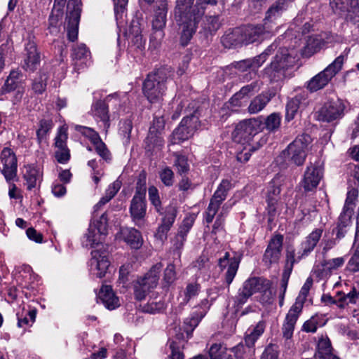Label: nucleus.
I'll list each match as a JSON object with an SVG mask.
<instances>
[{"label":"nucleus","mask_w":359,"mask_h":359,"mask_svg":"<svg viewBox=\"0 0 359 359\" xmlns=\"http://www.w3.org/2000/svg\"><path fill=\"white\" fill-rule=\"evenodd\" d=\"M149 199L151 204L154 206L156 210L161 213V202L158 195V191L156 187L151 186L149 187Z\"/></svg>","instance_id":"59"},{"label":"nucleus","mask_w":359,"mask_h":359,"mask_svg":"<svg viewBox=\"0 0 359 359\" xmlns=\"http://www.w3.org/2000/svg\"><path fill=\"white\" fill-rule=\"evenodd\" d=\"M147 211V203L145 196L134 195L130 205V213L133 221L139 227L144 224V217Z\"/></svg>","instance_id":"24"},{"label":"nucleus","mask_w":359,"mask_h":359,"mask_svg":"<svg viewBox=\"0 0 359 359\" xmlns=\"http://www.w3.org/2000/svg\"><path fill=\"white\" fill-rule=\"evenodd\" d=\"M161 264L154 266L143 277L134 284V295L137 300L144 299L151 290L155 288L159 280Z\"/></svg>","instance_id":"6"},{"label":"nucleus","mask_w":359,"mask_h":359,"mask_svg":"<svg viewBox=\"0 0 359 359\" xmlns=\"http://www.w3.org/2000/svg\"><path fill=\"white\" fill-rule=\"evenodd\" d=\"M264 323L259 322L252 330H249V333H247L245 337V345L248 347H252L256 341L264 333Z\"/></svg>","instance_id":"45"},{"label":"nucleus","mask_w":359,"mask_h":359,"mask_svg":"<svg viewBox=\"0 0 359 359\" xmlns=\"http://www.w3.org/2000/svg\"><path fill=\"white\" fill-rule=\"evenodd\" d=\"M172 75V69L169 66L161 67L147 75L143 83V93L150 102H156L165 95Z\"/></svg>","instance_id":"1"},{"label":"nucleus","mask_w":359,"mask_h":359,"mask_svg":"<svg viewBox=\"0 0 359 359\" xmlns=\"http://www.w3.org/2000/svg\"><path fill=\"white\" fill-rule=\"evenodd\" d=\"M53 127V122L51 120L42 119L39 122V127L36 131V136L39 142L46 138L47 134Z\"/></svg>","instance_id":"53"},{"label":"nucleus","mask_w":359,"mask_h":359,"mask_svg":"<svg viewBox=\"0 0 359 359\" xmlns=\"http://www.w3.org/2000/svg\"><path fill=\"white\" fill-rule=\"evenodd\" d=\"M353 208L351 207L344 206L341 213L339 217L337 224V237L341 238L344 236V228L346 227L351 223Z\"/></svg>","instance_id":"39"},{"label":"nucleus","mask_w":359,"mask_h":359,"mask_svg":"<svg viewBox=\"0 0 359 359\" xmlns=\"http://www.w3.org/2000/svg\"><path fill=\"white\" fill-rule=\"evenodd\" d=\"M202 318L203 317L198 314V311H195L190 318L184 320L183 329L188 337L191 335L193 331L198 326Z\"/></svg>","instance_id":"50"},{"label":"nucleus","mask_w":359,"mask_h":359,"mask_svg":"<svg viewBox=\"0 0 359 359\" xmlns=\"http://www.w3.org/2000/svg\"><path fill=\"white\" fill-rule=\"evenodd\" d=\"M125 241L130 245L132 248L139 249L142 245V238L139 231L134 228L127 229L123 232Z\"/></svg>","instance_id":"40"},{"label":"nucleus","mask_w":359,"mask_h":359,"mask_svg":"<svg viewBox=\"0 0 359 359\" xmlns=\"http://www.w3.org/2000/svg\"><path fill=\"white\" fill-rule=\"evenodd\" d=\"M241 258L237 256L229 257V253L226 252L224 256L219 259L218 266L221 270L227 268L225 273V283L229 286L233 281L238 271Z\"/></svg>","instance_id":"27"},{"label":"nucleus","mask_w":359,"mask_h":359,"mask_svg":"<svg viewBox=\"0 0 359 359\" xmlns=\"http://www.w3.org/2000/svg\"><path fill=\"white\" fill-rule=\"evenodd\" d=\"M309 103V93L306 91H301L290 99L286 104V120H292L298 111L306 107Z\"/></svg>","instance_id":"25"},{"label":"nucleus","mask_w":359,"mask_h":359,"mask_svg":"<svg viewBox=\"0 0 359 359\" xmlns=\"http://www.w3.org/2000/svg\"><path fill=\"white\" fill-rule=\"evenodd\" d=\"M48 74L44 72H40L32 83L33 90L38 94H42L46 88Z\"/></svg>","instance_id":"51"},{"label":"nucleus","mask_w":359,"mask_h":359,"mask_svg":"<svg viewBox=\"0 0 359 359\" xmlns=\"http://www.w3.org/2000/svg\"><path fill=\"white\" fill-rule=\"evenodd\" d=\"M323 232L322 229L317 228L306 237L305 240L301 243L300 249L298 251L300 258L307 257L313 250L319 242Z\"/></svg>","instance_id":"29"},{"label":"nucleus","mask_w":359,"mask_h":359,"mask_svg":"<svg viewBox=\"0 0 359 359\" xmlns=\"http://www.w3.org/2000/svg\"><path fill=\"white\" fill-rule=\"evenodd\" d=\"M231 187V182L228 180H223L213 196L210 198L209 205L205 212V220L208 224L211 223L218 210L227 196V193Z\"/></svg>","instance_id":"11"},{"label":"nucleus","mask_w":359,"mask_h":359,"mask_svg":"<svg viewBox=\"0 0 359 359\" xmlns=\"http://www.w3.org/2000/svg\"><path fill=\"white\" fill-rule=\"evenodd\" d=\"M200 126L198 117L194 114L184 117L180 126L172 133L174 144L185 141L192 137Z\"/></svg>","instance_id":"12"},{"label":"nucleus","mask_w":359,"mask_h":359,"mask_svg":"<svg viewBox=\"0 0 359 359\" xmlns=\"http://www.w3.org/2000/svg\"><path fill=\"white\" fill-rule=\"evenodd\" d=\"M280 193V187L278 185H275L274 182H272L269 187L266 196V210L269 215V220L272 219V217L276 214V205L279 198Z\"/></svg>","instance_id":"34"},{"label":"nucleus","mask_w":359,"mask_h":359,"mask_svg":"<svg viewBox=\"0 0 359 359\" xmlns=\"http://www.w3.org/2000/svg\"><path fill=\"white\" fill-rule=\"evenodd\" d=\"M177 216V210L173 206L166 208L165 215L162 219L161 225L158 227L155 233L156 239L163 242L167 239L168 232L175 222Z\"/></svg>","instance_id":"28"},{"label":"nucleus","mask_w":359,"mask_h":359,"mask_svg":"<svg viewBox=\"0 0 359 359\" xmlns=\"http://www.w3.org/2000/svg\"><path fill=\"white\" fill-rule=\"evenodd\" d=\"M23 179L25 181V184L29 191L36 187L37 184L41 181V174L39 170L34 165H27L25 166Z\"/></svg>","instance_id":"33"},{"label":"nucleus","mask_w":359,"mask_h":359,"mask_svg":"<svg viewBox=\"0 0 359 359\" xmlns=\"http://www.w3.org/2000/svg\"><path fill=\"white\" fill-rule=\"evenodd\" d=\"M62 14L57 13L54 15L52 12V14L50 15L48 21H49V27L48 29L51 34L56 35L60 32V18H62Z\"/></svg>","instance_id":"60"},{"label":"nucleus","mask_w":359,"mask_h":359,"mask_svg":"<svg viewBox=\"0 0 359 359\" xmlns=\"http://www.w3.org/2000/svg\"><path fill=\"white\" fill-rule=\"evenodd\" d=\"M249 60L252 63V70L243 75L241 78L243 82H248L250 80L255 79L257 75V69L266 60V59L264 57V55L262 54L253 58H249Z\"/></svg>","instance_id":"41"},{"label":"nucleus","mask_w":359,"mask_h":359,"mask_svg":"<svg viewBox=\"0 0 359 359\" xmlns=\"http://www.w3.org/2000/svg\"><path fill=\"white\" fill-rule=\"evenodd\" d=\"M292 57L288 49L281 48L270 65L264 69V75L269 78L271 81L277 80L280 72L292 66Z\"/></svg>","instance_id":"9"},{"label":"nucleus","mask_w":359,"mask_h":359,"mask_svg":"<svg viewBox=\"0 0 359 359\" xmlns=\"http://www.w3.org/2000/svg\"><path fill=\"white\" fill-rule=\"evenodd\" d=\"M174 156H175L174 165L177 168V172L180 175L187 172L189 170L187 158L178 154H175Z\"/></svg>","instance_id":"62"},{"label":"nucleus","mask_w":359,"mask_h":359,"mask_svg":"<svg viewBox=\"0 0 359 359\" xmlns=\"http://www.w3.org/2000/svg\"><path fill=\"white\" fill-rule=\"evenodd\" d=\"M159 177L166 187H171L174 184V172L169 167H165L159 172Z\"/></svg>","instance_id":"57"},{"label":"nucleus","mask_w":359,"mask_h":359,"mask_svg":"<svg viewBox=\"0 0 359 359\" xmlns=\"http://www.w3.org/2000/svg\"><path fill=\"white\" fill-rule=\"evenodd\" d=\"M224 47L226 48H236L245 45L242 29L240 27L233 29L232 31L226 32L221 39Z\"/></svg>","instance_id":"32"},{"label":"nucleus","mask_w":359,"mask_h":359,"mask_svg":"<svg viewBox=\"0 0 359 359\" xmlns=\"http://www.w3.org/2000/svg\"><path fill=\"white\" fill-rule=\"evenodd\" d=\"M99 299L104 306L113 310L120 306L118 298L114 293L112 288L109 285H103L99 293Z\"/></svg>","instance_id":"35"},{"label":"nucleus","mask_w":359,"mask_h":359,"mask_svg":"<svg viewBox=\"0 0 359 359\" xmlns=\"http://www.w3.org/2000/svg\"><path fill=\"white\" fill-rule=\"evenodd\" d=\"M311 141V138L307 134L297 136L283 151L285 160L298 166L303 165Z\"/></svg>","instance_id":"5"},{"label":"nucleus","mask_w":359,"mask_h":359,"mask_svg":"<svg viewBox=\"0 0 359 359\" xmlns=\"http://www.w3.org/2000/svg\"><path fill=\"white\" fill-rule=\"evenodd\" d=\"M302 258L299 257V254L297 253V257H295V253L294 250H287L286 252V262L285 265V269L283 271L292 273L294 263L299 262Z\"/></svg>","instance_id":"55"},{"label":"nucleus","mask_w":359,"mask_h":359,"mask_svg":"<svg viewBox=\"0 0 359 359\" xmlns=\"http://www.w3.org/2000/svg\"><path fill=\"white\" fill-rule=\"evenodd\" d=\"M262 117L251 118L240 121L232 133L234 142L245 144L258 133L263 130Z\"/></svg>","instance_id":"4"},{"label":"nucleus","mask_w":359,"mask_h":359,"mask_svg":"<svg viewBox=\"0 0 359 359\" xmlns=\"http://www.w3.org/2000/svg\"><path fill=\"white\" fill-rule=\"evenodd\" d=\"M2 165L1 173L7 182L13 180L17 176L18 160L15 152L9 147H4L0 155Z\"/></svg>","instance_id":"14"},{"label":"nucleus","mask_w":359,"mask_h":359,"mask_svg":"<svg viewBox=\"0 0 359 359\" xmlns=\"http://www.w3.org/2000/svg\"><path fill=\"white\" fill-rule=\"evenodd\" d=\"M112 98H117V95H109L104 100H97L92 105V114L97 122H102L106 130L109 128V114L108 110L107 102H110Z\"/></svg>","instance_id":"23"},{"label":"nucleus","mask_w":359,"mask_h":359,"mask_svg":"<svg viewBox=\"0 0 359 359\" xmlns=\"http://www.w3.org/2000/svg\"><path fill=\"white\" fill-rule=\"evenodd\" d=\"M250 297L249 294L246 293L241 287L238 290V294L233 298V307L235 308V313L238 311V309L246 303L248 299Z\"/></svg>","instance_id":"63"},{"label":"nucleus","mask_w":359,"mask_h":359,"mask_svg":"<svg viewBox=\"0 0 359 359\" xmlns=\"http://www.w3.org/2000/svg\"><path fill=\"white\" fill-rule=\"evenodd\" d=\"M168 8L165 4H161L156 9L152 27L156 30H161L165 27Z\"/></svg>","instance_id":"38"},{"label":"nucleus","mask_w":359,"mask_h":359,"mask_svg":"<svg viewBox=\"0 0 359 359\" xmlns=\"http://www.w3.org/2000/svg\"><path fill=\"white\" fill-rule=\"evenodd\" d=\"M294 0H277L275 1L266 12L264 19L265 24L270 27L274 31L276 25V20L281 16L282 13L286 11Z\"/></svg>","instance_id":"18"},{"label":"nucleus","mask_w":359,"mask_h":359,"mask_svg":"<svg viewBox=\"0 0 359 359\" xmlns=\"http://www.w3.org/2000/svg\"><path fill=\"white\" fill-rule=\"evenodd\" d=\"M74 6L73 11L69 12L68 15V23L67 27V36L69 41H74L78 36V27L80 20L81 8L77 0H69L67 8Z\"/></svg>","instance_id":"26"},{"label":"nucleus","mask_w":359,"mask_h":359,"mask_svg":"<svg viewBox=\"0 0 359 359\" xmlns=\"http://www.w3.org/2000/svg\"><path fill=\"white\" fill-rule=\"evenodd\" d=\"M323 178V170L320 166L311 163L304 173L301 185L305 191L315 190Z\"/></svg>","instance_id":"19"},{"label":"nucleus","mask_w":359,"mask_h":359,"mask_svg":"<svg viewBox=\"0 0 359 359\" xmlns=\"http://www.w3.org/2000/svg\"><path fill=\"white\" fill-rule=\"evenodd\" d=\"M302 311V302H295L287 313L282 326V334L285 339H290L293 336L295 324Z\"/></svg>","instance_id":"17"},{"label":"nucleus","mask_w":359,"mask_h":359,"mask_svg":"<svg viewBox=\"0 0 359 359\" xmlns=\"http://www.w3.org/2000/svg\"><path fill=\"white\" fill-rule=\"evenodd\" d=\"M217 4V0H196V4L191 5L186 23L182 24L180 27L183 45H186L196 33L198 24L204 15L207 6Z\"/></svg>","instance_id":"2"},{"label":"nucleus","mask_w":359,"mask_h":359,"mask_svg":"<svg viewBox=\"0 0 359 359\" xmlns=\"http://www.w3.org/2000/svg\"><path fill=\"white\" fill-rule=\"evenodd\" d=\"M165 309L164 302L159 300L148 302L143 307V311L151 314H155L163 311Z\"/></svg>","instance_id":"56"},{"label":"nucleus","mask_w":359,"mask_h":359,"mask_svg":"<svg viewBox=\"0 0 359 359\" xmlns=\"http://www.w3.org/2000/svg\"><path fill=\"white\" fill-rule=\"evenodd\" d=\"M280 122V115L278 113H273L268 116L263 122V130L265 128L270 133H274L279 129Z\"/></svg>","instance_id":"47"},{"label":"nucleus","mask_w":359,"mask_h":359,"mask_svg":"<svg viewBox=\"0 0 359 359\" xmlns=\"http://www.w3.org/2000/svg\"><path fill=\"white\" fill-rule=\"evenodd\" d=\"M345 56L340 55L325 69L312 77L306 83V88L311 93L316 92L325 87L332 79L342 69Z\"/></svg>","instance_id":"3"},{"label":"nucleus","mask_w":359,"mask_h":359,"mask_svg":"<svg viewBox=\"0 0 359 359\" xmlns=\"http://www.w3.org/2000/svg\"><path fill=\"white\" fill-rule=\"evenodd\" d=\"M219 27L220 22L219 21L218 15L205 16L201 24V27L205 34H212L218 30Z\"/></svg>","instance_id":"46"},{"label":"nucleus","mask_w":359,"mask_h":359,"mask_svg":"<svg viewBox=\"0 0 359 359\" xmlns=\"http://www.w3.org/2000/svg\"><path fill=\"white\" fill-rule=\"evenodd\" d=\"M346 105L342 100L331 99L325 102L318 111L317 118L323 122H332L341 119L344 116Z\"/></svg>","instance_id":"10"},{"label":"nucleus","mask_w":359,"mask_h":359,"mask_svg":"<svg viewBox=\"0 0 359 359\" xmlns=\"http://www.w3.org/2000/svg\"><path fill=\"white\" fill-rule=\"evenodd\" d=\"M200 285L196 283H189L184 290L185 297L181 304L185 305L192 297H196L200 290Z\"/></svg>","instance_id":"58"},{"label":"nucleus","mask_w":359,"mask_h":359,"mask_svg":"<svg viewBox=\"0 0 359 359\" xmlns=\"http://www.w3.org/2000/svg\"><path fill=\"white\" fill-rule=\"evenodd\" d=\"M209 355L210 359H232L226 353V348L221 344H213L210 348Z\"/></svg>","instance_id":"49"},{"label":"nucleus","mask_w":359,"mask_h":359,"mask_svg":"<svg viewBox=\"0 0 359 359\" xmlns=\"http://www.w3.org/2000/svg\"><path fill=\"white\" fill-rule=\"evenodd\" d=\"M337 297H340L341 302H345L348 305L355 304L359 302V291H358L355 287H353L351 290L345 294L343 292H338L337 293Z\"/></svg>","instance_id":"52"},{"label":"nucleus","mask_w":359,"mask_h":359,"mask_svg":"<svg viewBox=\"0 0 359 359\" xmlns=\"http://www.w3.org/2000/svg\"><path fill=\"white\" fill-rule=\"evenodd\" d=\"M334 355L332 353L331 342L328 338H322L318 341L317 351L315 353L316 359H323Z\"/></svg>","instance_id":"43"},{"label":"nucleus","mask_w":359,"mask_h":359,"mask_svg":"<svg viewBox=\"0 0 359 359\" xmlns=\"http://www.w3.org/2000/svg\"><path fill=\"white\" fill-rule=\"evenodd\" d=\"M90 266L92 271H96L95 275L98 278L105 276L107 271L110 266V261L108 258V253L105 251L95 250L91 252Z\"/></svg>","instance_id":"22"},{"label":"nucleus","mask_w":359,"mask_h":359,"mask_svg":"<svg viewBox=\"0 0 359 359\" xmlns=\"http://www.w3.org/2000/svg\"><path fill=\"white\" fill-rule=\"evenodd\" d=\"M22 74L18 70H13L5 81L1 90L3 93H10L18 87Z\"/></svg>","instance_id":"44"},{"label":"nucleus","mask_w":359,"mask_h":359,"mask_svg":"<svg viewBox=\"0 0 359 359\" xmlns=\"http://www.w3.org/2000/svg\"><path fill=\"white\" fill-rule=\"evenodd\" d=\"M242 35L245 45L252 43L262 40L266 34H272L273 31L265 24L248 25L242 27Z\"/></svg>","instance_id":"16"},{"label":"nucleus","mask_w":359,"mask_h":359,"mask_svg":"<svg viewBox=\"0 0 359 359\" xmlns=\"http://www.w3.org/2000/svg\"><path fill=\"white\" fill-rule=\"evenodd\" d=\"M194 0H176V5L174 10V18L180 27L182 24H185L187 20L189 11L191 8Z\"/></svg>","instance_id":"31"},{"label":"nucleus","mask_w":359,"mask_h":359,"mask_svg":"<svg viewBox=\"0 0 359 359\" xmlns=\"http://www.w3.org/2000/svg\"><path fill=\"white\" fill-rule=\"evenodd\" d=\"M283 242V236L280 234L275 235L271 238L263 257V261L266 265L271 266L278 262L281 255Z\"/></svg>","instance_id":"20"},{"label":"nucleus","mask_w":359,"mask_h":359,"mask_svg":"<svg viewBox=\"0 0 359 359\" xmlns=\"http://www.w3.org/2000/svg\"><path fill=\"white\" fill-rule=\"evenodd\" d=\"M262 82L256 80L250 84L244 86L241 90L235 93L232 97L233 100H239L244 97H248L257 92H258L261 88Z\"/></svg>","instance_id":"42"},{"label":"nucleus","mask_w":359,"mask_h":359,"mask_svg":"<svg viewBox=\"0 0 359 359\" xmlns=\"http://www.w3.org/2000/svg\"><path fill=\"white\" fill-rule=\"evenodd\" d=\"M108 218L107 212H104L99 219L90 224L88 232L85 234L83 244L86 247H95L102 241V237L107 233Z\"/></svg>","instance_id":"8"},{"label":"nucleus","mask_w":359,"mask_h":359,"mask_svg":"<svg viewBox=\"0 0 359 359\" xmlns=\"http://www.w3.org/2000/svg\"><path fill=\"white\" fill-rule=\"evenodd\" d=\"M24 63L22 67L26 70L34 72L40 64V53L38 51L36 42L33 37L29 36L25 44Z\"/></svg>","instance_id":"15"},{"label":"nucleus","mask_w":359,"mask_h":359,"mask_svg":"<svg viewBox=\"0 0 359 359\" xmlns=\"http://www.w3.org/2000/svg\"><path fill=\"white\" fill-rule=\"evenodd\" d=\"M271 100L267 93H261L254 97L250 102L248 111L250 114H257L261 111Z\"/></svg>","instance_id":"37"},{"label":"nucleus","mask_w":359,"mask_h":359,"mask_svg":"<svg viewBox=\"0 0 359 359\" xmlns=\"http://www.w3.org/2000/svg\"><path fill=\"white\" fill-rule=\"evenodd\" d=\"M144 148L147 152H153L161 149L164 144V140L161 135L155 133H149L144 141Z\"/></svg>","instance_id":"36"},{"label":"nucleus","mask_w":359,"mask_h":359,"mask_svg":"<svg viewBox=\"0 0 359 359\" xmlns=\"http://www.w3.org/2000/svg\"><path fill=\"white\" fill-rule=\"evenodd\" d=\"M332 11L346 22L359 25V0H330Z\"/></svg>","instance_id":"7"},{"label":"nucleus","mask_w":359,"mask_h":359,"mask_svg":"<svg viewBox=\"0 0 359 359\" xmlns=\"http://www.w3.org/2000/svg\"><path fill=\"white\" fill-rule=\"evenodd\" d=\"M344 263L345 258L343 257L324 259L320 264L315 266L314 273L318 277L322 278L341 267Z\"/></svg>","instance_id":"30"},{"label":"nucleus","mask_w":359,"mask_h":359,"mask_svg":"<svg viewBox=\"0 0 359 359\" xmlns=\"http://www.w3.org/2000/svg\"><path fill=\"white\" fill-rule=\"evenodd\" d=\"M330 41V36L327 33L309 36L306 44L302 50V54L304 57H311Z\"/></svg>","instance_id":"21"},{"label":"nucleus","mask_w":359,"mask_h":359,"mask_svg":"<svg viewBox=\"0 0 359 359\" xmlns=\"http://www.w3.org/2000/svg\"><path fill=\"white\" fill-rule=\"evenodd\" d=\"M128 37L130 39L131 42L135 45L138 48H141L143 46L142 36L141 34V29L137 22H134L131 24L128 30Z\"/></svg>","instance_id":"48"},{"label":"nucleus","mask_w":359,"mask_h":359,"mask_svg":"<svg viewBox=\"0 0 359 359\" xmlns=\"http://www.w3.org/2000/svg\"><path fill=\"white\" fill-rule=\"evenodd\" d=\"M74 56L76 60H84V62L87 63L90 57V52L85 44H80L74 48Z\"/></svg>","instance_id":"61"},{"label":"nucleus","mask_w":359,"mask_h":359,"mask_svg":"<svg viewBox=\"0 0 359 359\" xmlns=\"http://www.w3.org/2000/svg\"><path fill=\"white\" fill-rule=\"evenodd\" d=\"M75 130L88 138L93 144L101 139L99 134L91 128L76 125Z\"/></svg>","instance_id":"54"},{"label":"nucleus","mask_w":359,"mask_h":359,"mask_svg":"<svg viewBox=\"0 0 359 359\" xmlns=\"http://www.w3.org/2000/svg\"><path fill=\"white\" fill-rule=\"evenodd\" d=\"M271 282L260 277H253L246 280L241 288L251 297L256 292L264 293L263 301L266 303L272 302V293L270 291Z\"/></svg>","instance_id":"13"},{"label":"nucleus","mask_w":359,"mask_h":359,"mask_svg":"<svg viewBox=\"0 0 359 359\" xmlns=\"http://www.w3.org/2000/svg\"><path fill=\"white\" fill-rule=\"evenodd\" d=\"M278 346L277 345L270 344L265 348L261 356V359H278Z\"/></svg>","instance_id":"64"}]
</instances>
